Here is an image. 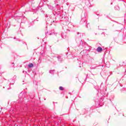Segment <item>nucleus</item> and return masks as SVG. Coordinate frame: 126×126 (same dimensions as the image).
Returning a JSON list of instances; mask_svg holds the SVG:
<instances>
[{"mask_svg": "<svg viewBox=\"0 0 126 126\" xmlns=\"http://www.w3.org/2000/svg\"><path fill=\"white\" fill-rule=\"evenodd\" d=\"M59 89L60 90H61L62 91H63V90H64V88L63 87L61 86V87H59Z\"/></svg>", "mask_w": 126, "mask_h": 126, "instance_id": "3", "label": "nucleus"}, {"mask_svg": "<svg viewBox=\"0 0 126 126\" xmlns=\"http://www.w3.org/2000/svg\"><path fill=\"white\" fill-rule=\"evenodd\" d=\"M28 66L30 68H31L32 67H33V66H34V64L32 63H30L28 65Z\"/></svg>", "mask_w": 126, "mask_h": 126, "instance_id": "2", "label": "nucleus"}, {"mask_svg": "<svg viewBox=\"0 0 126 126\" xmlns=\"http://www.w3.org/2000/svg\"><path fill=\"white\" fill-rule=\"evenodd\" d=\"M77 34H79V32H77Z\"/></svg>", "mask_w": 126, "mask_h": 126, "instance_id": "7", "label": "nucleus"}, {"mask_svg": "<svg viewBox=\"0 0 126 126\" xmlns=\"http://www.w3.org/2000/svg\"><path fill=\"white\" fill-rule=\"evenodd\" d=\"M96 51L98 53H102V52H103V49L101 47H98L96 49Z\"/></svg>", "mask_w": 126, "mask_h": 126, "instance_id": "1", "label": "nucleus"}, {"mask_svg": "<svg viewBox=\"0 0 126 126\" xmlns=\"http://www.w3.org/2000/svg\"><path fill=\"white\" fill-rule=\"evenodd\" d=\"M54 71H55V70H51L49 71V73H52V74H53V73H54Z\"/></svg>", "mask_w": 126, "mask_h": 126, "instance_id": "4", "label": "nucleus"}, {"mask_svg": "<svg viewBox=\"0 0 126 126\" xmlns=\"http://www.w3.org/2000/svg\"><path fill=\"white\" fill-rule=\"evenodd\" d=\"M11 66H12V67L14 66V63H12Z\"/></svg>", "mask_w": 126, "mask_h": 126, "instance_id": "5", "label": "nucleus"}, {"mask_svg": "<svg viewBox=\"0 0 126 126\" xmlns=\"http://www.w3.org/2000/svg\"><path fill=\"white\" fill-rule=\"evenodd\" d=\"M84 51H88V52H90V50H85Z\"/></svg>", "mask_w": 126, "mask_h": 126, "instance_id": "6", "label": "nucleus"}]
</instances>
